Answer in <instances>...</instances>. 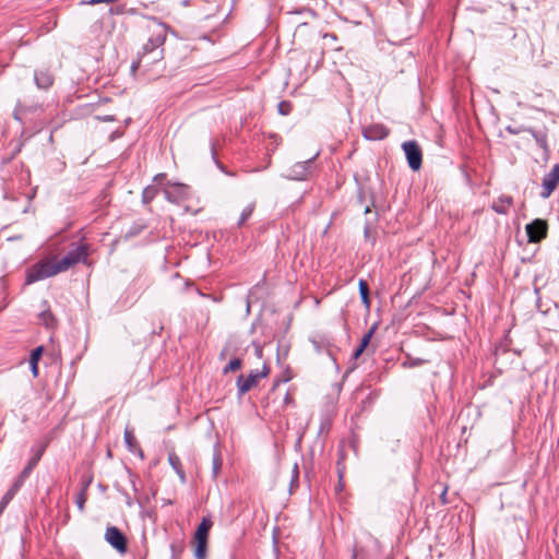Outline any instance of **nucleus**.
<instances>
[{
    "mask_svg": "<svg viewBox=\"0 0 559 559\" xmlns=\"http://www.w3.org/2000/svg\"><path fill=\"white\" fill-rule=\"evenodd\" d=\"M40 318L46 326H51L53 324L55 318L50 310H43L40 312Z\"/></svg>",
    "mask_w": 559,
    "mask_h": 559,
    "instance_id": "nucleus-28",
    "label": "nucleus"
},
{
    "mask_svg": "<svg viewBox=\"0 0 559 559\" xmlns=\"http://www.w3.org/2000/svg\"><path fill=\"white\" fill-rule=\"evenodd\" d=\"M352 559H366L364 556H362V549H358V548H354L353 549V552H352Z\"/></svg>",
    "mask_w": 559,
    "mask_h": 559,
    "instance_id": "nucleus-34",
    "label": "nucleus"
},
{
    "mask_svg": "<svg viewBox=\"0 0 559 559\" xmlns=\"http://www.w3.org/2000/svg\"><path fill=\"white\" fill-rule=\"evenodd\" d=\"M195 293L201 297H210V295L203 294L198 287L194 288Z\"/></svg>",
    "mask_w": 559,
    "mask_h": 559,
    "instance_id": "nucleus-40",
    "label": "nucleus"
},
{
    "mask_svg": "<svg viewBox=\"0 0 559 559\" xmlns=\"http://www.w3.org/2000/svg\"><path fill=\"white\" fill-rule=\"evenodd\" d=\"M269 367L266 364L263 365L261 370H251L250 373L245 378L240 374L237 378V390L238 396L245 395L251 388H253L258 381L262 378H265L269 374Z\"/></svg>",
    "mask_w": 559,
    "mask_h": 559,
    "instance_id": "nucleus-5",
    "label": "nucleus"
},
{
    "mask_svg": "<svg viewBox=\"0 0 559 559\" xmlns=\"http://www.w3.org/2000/svg\"><path fill=\"white\" fill-rule=\"evenodd\" d=\"M532 134L540 147H543V148L547 147V136L545 133L533 131Z\"/></svg>",
    "mask_w": 559,
    "mask_h": 559,
    "instance_id": "nucleus-29",
    "label": "nucleus"
},
{
    "mask_svg": "<svg viewBox=\"0 0 559 559\" xmlns=\"http://www.w3.org/2000/svg\"><path fill=\"white\" fill-rule=\"evenodd\" d=\"M252 346L254 347V355L258 358H262V356H263V347L261 346V344L253 342Z\"/></svg>",
    "mask_w": 559,
    "mask_h": 559,
    "instance_id": "nucleus-33",
    "label": "nucleus"
},
{
    "mask_svg": "<svg viewBox=\"0 0 559 559\" xmlns=\"http://www.w3.org/2000/svg\"><path fill=\"white\" fill-rule=\"evenodd\" d=\"M445 495H447V490L444 489V490H443V492H442V495H441V497H442V498H445Z\"/></svg>",
    "mask_w": 559,
    "mask_h": 559,
    "instance_id": "nucleus-45",
    "label": "nucleus"
},
{
    "mask_svg": "<svg viewBox=\"0 0 559 559\" xmlns=\"http://www.w3.org/2000/svg\"><path fill=\"white\" fill-rule=\"evenodd\" d=\"M212 155H213V158L215 159V152H214V147L212 146Z\"/></svg>",
    "mask_w": 559,
    "mask_h": 559,
    "instance_id": "nucleus-46",
    "label": "nucleus"
},
{
    "mask_svg": "<svg viewBox=\"0 0 559 559\" xmlns=\"http://www.w3.org/2000/svg\"><path fill=\"white\" fill-rule=\"evenodd\" d=\"M140 68H144V67H143V66H140V64H138V60H136V61H134V62H132V64H131V70H132V71H135V70H138V69H140Z\"/></svg>",
    "mask_w": 559,
    "mask_h": 559,
    "instance_id": "nucleus-38",
    "label": "nucleus"
},
{
    "mask_svg": "<svg viewBox=\"0 0 559 559\" xmlns=\"http://www.w3.org/2000/svg\"><path fill=\"white\" fill-rule=\"evenodd\" d=\"M358 289H359L361 302L368 309L370 307L369 287L365 280H359Z\"/></svg>",
    "mask_w": 559,
    "mask_h": 559,
    "instance_id": "nucleus-21",
    "label": "nucleus"
},
{
    "mask_svg": "<svg viewBox=\"0 0 559 559\" xmlns=\"http://www.w3.org/2000/svg\"><path fill=\"white\" fill-rule=\"evenodd\" d=\"M323 38H324V39H330V41H335V40H337L336 35H335V34H333V33H325V34H323Z\"/></svg>",
    "mask_w": 559,
    "mask_h": 559,
    "instance_id": "nucleus-35",
    "label": "nucleus"
},
{
    "mask_svg": "<svg viewBox=\"0 0 559 559\" xmlns=\"http://www.w3.org/2000/svg\"><path fill=\"white\" fill-rule=\"evenodd\" d=\"M167 36L166 25L163 23H156L154 28V40L155 48H152L151 51H139L138 53V64L143 66L145 68L160 63L164 58V44Z\"/></svg>",
    "mask_w": 559,
    "mask_h": 559,
    "instance_id": "nucleus-1",
    "label": "nucleus"
},
{
    "mask_svg": "<svg viewBox=\"0 0 559 559\" xmlns=\"http://www.w3.org/2000/svg\"><path fill=\"white\" fill-rule=\"evenodd\" d=\"M105 540L118 552L124 554L127 551V538L118 527H107L105 532Z\"/></svg>",
    "mask_w": 559,
    "mask_h": 559,
    "instance_id": "nucleus-8",
    "label": "nucleus"
},
{
    "mask_svg": "<svg viewBox=\"0 0 559 559\" xmlns=\"http://www.w3.org/2000/svg\"><path fill=\"white\" fill-rule=\"evenodd\" d=\"M513 205V198L511 195L501 194L491 204V210L497 214L507 215L510 207Z\"/></svg>",
    "mask_w": 559,
    "mask_h": 559,
    "instance_id": "nucleus-13",
    "label": "nucleus"
},
{
    "mask_svg": "<svg viewBox=\"0 0 559 559\" xmlns=\"http://www.w3.org/2000/svg\"><path fill=\"white\" fill-rule=\"evenodd\" d=\"M29 108H27L26 106L22 105L20 102L16 104V107L13 111V118L19 121V122H22V114L25 112L26 110H28Z\"/></svg>",
    "mask_w": 559,
    "mask_h": 559,
    "instance_id": "nucleus-27",
    "label": "nucleus"
},
{
    "mask_svg": "<svg viewBox=\"0 0 559 559\" xmlns=\"http://www.w3.org/2000/svg\"><path fill=\"white\" fill-rule=\"evenodd\" d=\"M312 344L318 353H321L322 348L318 341H312Z\"/></svg>",
    "mask_w": 559,
    "mask_h": 559,
    "instance_id": "nucleus-39",
    "label": "nucleus"
},
{
    "mask_svg": "<svg viewBox=\"0 0 559 559\" xmlns=\"http://www.w3.org/2000/svg\"><path fill=\"white\" fill-rule=\"evenodd\" d=\"M34 82L39 90H48L53 84V76L48 70H38L34 73Z\"/></svg>",
    "mask_w": 559,
    "mask_h": 559,
    "instance_id": "nucleus-14",
    "label": "nucleus"
},
{
    "mask_svg": "<svg viewBox=\"0 0 559 559\" xmlns=\"http://www.w3.org/2000/svg\"><path fill=\"white\" fill-rule=\"evenodd\" d=\"M377 329V325L373 324L370 330L362 336L361 341H360V344L359 346L361 347V349H366V347L368 346V344L370 343V340L374 333Z\"/></svg>",
    "mask_w": 559,
    "mask_h": 559,
    "instance_id": "nucleus-26",
    "label": "nucleus"
},
{
    "mask_svg": "<svg viewBox=\"0 0 559 559\" xmlns=\"http://www.w3.org/2000/svg\"><path fill=\"white\" fill-rule=\"evenodd\" d=\"M364 350H365V349H361V347H360V346H358V347L355 349V352H354V354H353V357H354L355 359H357V358H358V357L364 353Z\"/></svg>",
    "mask_w": 559,
    "mask_h": 559,
    "instance_id": "nucleus-36",
    "label": "nucleus"
},
{
    "mask_svg": "<svg viewBox=\"0 0 559 559\" xmlns=\"http://www.w3.org/2000/svg\"><path fill=\"white\" fill-rule=\"evenodd\" d=\"M209 298H211V299H212L213 301H215V302H218V301H219V298H217V297H215V296H211V295H210V297H209Z\"/></svg>",
    "mask_w": 559,
    "mask_h": 559,
    "instance_id": "nucleus-44",
    "label": "nucleus"
},
{
    "mask_svg": "<svg viewBox=\"0 0 559 559\" xmlns=\"http://www.w3.org/2000/svg\"><path fill=\"white\" fill-rule=\"evenodd\" d=\"M43 452H44V448H40L34 454V456L28 461L26 466L22 469L21 474L16 478L17 480H20L22 484H24L25 479L28 478V476L31 475V473L33 472L35 466L38 464V462H39V460H40V457L43 455Z\"/></svg>",
    "mask_w": 559,
    "mask_h": 559,
    "instance_id": "nucleus-15",
    "label": "nucleus"
},
{
    "mask_svg": "<svg viewBox=\"0 0 559 559\" xmlns=\"http://www.w3.org/2000/svg\"><path fill=\"white\" fill-rule=\"evenodd\" d=\"M528 242L537 243L547 237L548 224L542 218H536L525 227Z\"/></svg>",
    "mask_w": 559,
    "mask_h": 559,
    "instance_id": "nucleus-7",
    "label": "nucleus"
},
{
    "mask_svg": "<svg viewBox=\"0 0 559 559\" xmlns=\"http://www.w3.org/2000/svg\"><path fill=\"white\" fill-rule=\"evenodd\" d=\"M168 462H169L170 466L173 467V469L176 472V474L179 476L181 483L185 484L186 483V474H185V471L182 469L181 461H180L179 456L175 453H169Z\"/></svg>",
    "mask_w": 559,
    "mask_h": 559,
    "instance_id": "nucleus-20",
    "label": "nucleus"
},
{
    "mask_svg": "<svg viewBox=\"0 0 559 559\" xmlns=\"http://www.w3.org/2000/svg\"><path fill=\"white\" fill-rule=\"evenodd\" d=\"M317 152L312 157L304 162H297L289 167L284 177L288 180L304 181L310 179L316 173L314 160L319 156Z\"/></svg>",
    "mask_w": 559,
    "mask_h": 559,
    "instance_id": "nucleus-2",
    "label": "nucleus"
},
{
    "mask_svg": "<svg viewBox=\"0 0 559 559\" xmlns=\"http://www.w3.org/2000/svg\"><path fill=\"white\" fill-rule=\"evenodd\" d=\"M86 499H87V497H86V489L82 488V490L76 493L75 500H74L78 509L81 512L84 511V506H85Z\"/></svg>",
    "mask_w": 559,
    "mask_h": 559,
    "instance_id": "nucleus-24",
    "label": "nucleus"
},
{
    "mask_svg": "<svg viewBox=\"0 0 559 559\" xmlns=\"http://www.w3.org/2000/svg\"><path fill=\"white\" fill-rule=\"evenodd\" d=\"M222 466L221 454L215 452L213 455V476L216 477Z\"/></svg>",
    "mask_w": 559,
    "mask_h": 559,
    "instance_id": "nucleus-30",
    "label": "nucleus"
},
{
    "mask_svg": "<svg viewBox=\"0 0 559 559\" xmlns=\"http://www.w3.org/2000/svg\"><path fill=\"white\" fill-rule=\"evenodd\" d=\"M153 40H154V29L152 31V34L147 40V43L142 47V50L141 51H151L152 48H155V44H153Z\"/></svg>",
    "mask_w": 559,
    "mask_h": 559,
    "instance_id": "nucleus-32",
    "label": "nucleus"
},
{
    "mask_svg": "<svg viewBox=\"0 0 559 559\" xmlns=\"http://www.w3.org/2000/svg\"><path fill=\"white\" fill-rule=\"evenodd\" d=\"M402 148L407 159L408 167L416 171L419 170L423 164L421 148L415 140L405 141Z\"/></svg>",
    "mask_w": 559,
    "mask_h": 559,
    "instance_id": "nucleus-6",
    "label": "nucleus"
},
{
    "mask_svg": "<svg viewBox=\"0 0 559 559\" xmlns=\"http://www.w3.org/2000/svg\"><path fill=\"white\" fill-rule=\"evenodd\" d=\"M213 526V522L209 516H204L194 532V537L209 538L210 530Z\"/></svg>",
    "mask_w": 559,
    "mask_h": 559,
    "instance_id": "nucleus-18",
    "label": "nucleus"
},
{
    "mask_svg": "<svg viewBox=\"0 0 559 559\" xmlns=\"http://www.w3.org/2000/svg\"><path fill=\"white\" fill-rule=\"evenodd\" d=\"M87 259V248L85 245H80L70 250L66 255H63L59 261L56 262V266L58 267L59 273L67 271L71 266L85 262Z\"/></svg>",
    "mask_w": 559,
    "mask_h": 559,
    "instance_id": "nucleus-4",
    "label": "nucleus"
},
{
    "mask_svg": "<svg viewBox=\"0 0 559 559\" xmlns=\"http://www.w3.org/2000/svg\"><path fill=\"white\" fill-rule=\"evenodd\" d=\"M207 540L209 538H198L193 536V556L195 559H206Z\"/></svg>",
    "mask_w": 559,
    "mask_h": 559,
    "instance_id": "nucleus-16",
    "label": "nucleus"
},
{
    "mask_svg": "<svg viewBox=\"0 0 559 559\" xmlns=\"http://www.w3.org/2000/svg\"><path fill=\"white\" fill-rule=\"evenodd\" d=\"M165 174H158L154 177L155 185L147 186L142 192V201L143 203H150L158 193V186L162 185L163 180H165Z\"/></svg>",
    "mask_w": 559,
    "mask_h": 559,
    "instance_id": "nucleus-12",
    "label": "nucleus"
},
{
    "mask_svg": "<svg viewBox=\"0 0 559 559\" xmlns=\"http://www.w3.org/2000/svg\"><path fill=\"white\" fill-rule=\"evenodd\" d=\"M254 211V203L248 204L241 212L240 217L237 222V226L241 227L252 215Z\"/></svg>",
    "mask_w": 559,
    "mask_h": 559,
    "instance_id": "nucleus-22",
    "label": "nucleus"
},
{
    "mask_svg": "<svg viewBox=\"0 0 559 559\" xmlns=\"http://www.w3.org/2000/svg\"><path fill=\"white\" fill-rule=\"evenodd\" d=\"M43 352H44V347L43 346H37L36 348H34L31 352L29 367H31V371H32L34 377L38 376V361H39V359H40V357L43 355Z\"/></svg>",
    "mask_w": 559,
    "mask_h": 559,
    "instance_id": "nucleus-19",
    "label": "nucleus"
},
{
    "mask_svg": "<svg viewBox=\"0 0 559 559\" xmlns=\"http://www.w3.org/2000/svg\"><path fill=\"white\" fill-rule=\"evenodd\" d=\"M278 114L282 116H287L290 114L292 105L288 102H281L277 106Z\"/></svg>",
    "mask_w": 559,
    "mask_h": 559,
    "instance_id": "nucleus-31",
    "label": "nucleus"
},
{
    "mask_svg": "<svg viewBox=\"0 0 559 559\" xmlns=\"http://www.w3.org/2000/svg\"><path fill=\"white\" fill-rule=\"evenodd\" d=\"M369 212H370V209H369V206H367L365 210V213H369Z\"/></svg>",
    "mask_w": 559,
    "mask_h": 559,
    "instance_id": "nucleus-47",
    "label": "nucleus"
},
{
    "mask_svg": "<svg viewBox=\"0 0 559 559\" xmlns=\"http://www.w3.org/2000/svg\"><path fill=\"white\" fill-rule=\"evenodd\" d=\"M559 183V162L552 166L549 173L544 176L543 179V190L540 192V197L544 199L549 198L552 191L557 188Z\"/></svg>",
    "mask_w": 559,
    "mask_h": 559,
    "instance_id": "nucleus-9",
    "label": "nucleus"
},
{
    "mask_svg": "<svg viewBox=\"0 0 559 559\" xmlns=\"http://www.w3.org/2000/svg\"><path fill=\"white\" fill-rule=\"evenodd\" d=\"M163 192L165 199L171 203H179L187 195L186 187L181 183H168L166 187H164Z\"/></svg>",
    "mask_w": 559,
    "mask_h": 559,
    "instance_id": "nucleus-11",
    "label": "nucleus"
},
{
    "mask_svg": "<svg viewBox=\"0 0 559 559\" xmlns=\"http://www.w3.org/2000/svg\"><path fill=\"white\" fill-rule=\"evenodd\" d=\"M58 273L59 271L56 266V263L47 261L38 262L27 269L25 282L26 284H33L35 282L51 277Z\"/></svg>",
    "mask_w": 559,
    "mask_h": 559,
    "instance_id": "nucleus-3",
    "label": "nucleus"
},
{
    "mask_svg": "<svg viewBox=\"0 0 559 559\" xmlns=\"http://www.w3.org/2000/svg\"><path fill=\"white\" fill-rule=\"evenodd\" d=\"M124 443H126V447L129 451L133 452L134 451V443H135V437L133 435L132 431L126 429L124 430Z\"/></svg>",
    "mask_w": 559,
    "mask_h": 559,
    "instance_id": "nucleus-25",
    "label": "nucleus"
},
{
    "mask_svg": "<svg viewBox=\"0 0 559 559\" xmlns=\"http://www.w3.org/2000/svg\"><path fill=\"white\" fill-rule=\"evenodd\" d=\"M23 484L20 480H15L11 488L4 493L0 501V513L4 511L9 502L13 499L15 493L20 490Z\"/></svg>",
    "mask_w": 559,
    "mask_h": 559,
    "instance_id": "nucleus-17",
    "label": "nucleus"
},
{
    "mask_svg": "<svg viewBox=\"0 0 559 559\" xmlns=\"http://www.w3.org/2000/svg\"><path fill=\"white\" fill-rule=\"evenodd\" d=\"M284 402H285L286 404H288V403H290V402H292V397L289 396V393H288V392L285 394Z\"/></svg>",
    "mask_w": 559,
    "mask_h": 559,
    "instance_id": "nucleus-41",
    "label": "nucleus"
},
{
    "mask_svg": "<svg viewBox=\"0 0 559 559\" xmlns=\"http://www.w3.org/2000/svg\"><path fill=\"white\" fill-rule=\"evenodd\" d=\"M181 5H183V7L190 5V0H182Z\"/></svg>",
    "mask_w": 559,
    "mask_h": 559,
    "instance_id": "nucleus-43",
    "label": "nucleus"
},
{
    "mask_svg": "<svg viewBox=\"0 0 559 559\" xmlns=\"http://www.w3.org/2000/svg\"><path fill=\"white\" fill-rule=\"evenodd\" d=\"M103 121H112L114 120V116H105L102 118Z\"/></svg>",
    "mask_w": 559,
    "mask_h": 559,
    "instance_id": "nucleus-42",
    "label": "nucleus"
},
{
    "mask_svg": "<svg viewBox=\"0 0 559 559\" xmlns=\"http://www.w3.org/2000/svg\"><path fill=\"white\" fill-rule=\"evenodd\" d=\"M390 133V130L381 123L370 124L362 130V135L368 141H380L385 139Z\"/></svg>",
    "mask_w": 559,
    "mask_h": 559,
    "instance_id": "nucleus-10",
    "label": "nucleus"
},
{
    "mask_svg": "<svg viewBox=\"0 0 559 559\" xmlns=\"http://www.w3.org/2000/svg\"><path fill=\"white\" fill-rule=\"evenodd\" d=\"M241 365L240 358H234L223 368V373L227 374L228 372L236 371L241 368Z\"/></svg>",
    "mask_w": 559,
    "mask_h": 559,
    "instance_id": "nucleus-23",
    "label": "nucleus"
},
{
    "mask_svg": "<svg viewBox=\"0 0 559 559\" xmlns=\"http://www.w3.org/2000/svg\"><path fill=\"white\" fill-rule=\"evenodd\" d=\"M338 476H340V483L337 485V489L342 490L343 489V484H342L343 472L341 469H338Z\"/></svg>",
    "mask_w": 559,
    "mask_h": 559,
    "instance_id": "nucleus-37",
    "label": "nucleus"
}]
</instances>
